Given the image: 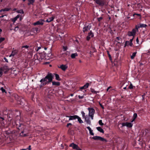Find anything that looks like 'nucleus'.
Here are the masks:
<instances>
[{
    "instance_id": "obj_1",
    "label": "nucleus",
    "mask_w": 150,
    "mask_h": 150,
    "mask_svg": "<svg viewBox=\"0 0 150 150\" xmlns=\"http://www.w3.org/2000/svg\"><path fill=\"white\" fill-rule=\"evenodd\" d=\"M53 77V75L52 74L48 73L45 78H43L40 81V82L45 81L48 84L52 81Z\"/></svg>"
},
{
    "instance_id": "obj_2",
    "label": "nucleus",
    "mask_w": 150,
    "mask_h": 150,
    "mask_svg": "<svg viewBox=\"0 0 150 150\" xmlns=\"http://www.w3.org/2000/svg\"><path fill=\"white\" fill-rule=\"evenodd\" d=\"M138 31V30H137L135 27V28L132 29V31H129L127 33V35L129 37L132 36L133 37H134L136 35V32Z\"/></svg>"
},
{
    "instance_id": "obj_3",
    "label": "nucleus",
    "mask_w": 150,
    "mask_h": 150,
    "mask_svg": "<svg viewBox=\"0 0 150 150\" xmlns=\"http://www.w3.org/2000/svg\"><path fill=\"white\" fill-rule=\"evenodd\" d=\"M92 139L95 140H100L105 143H106L108 142V141L105 139L98 136H93L92 137Z\"/></svg>"
},
{
    "instance_id": "obj_4",
    "label": "nucleus",
    "mask_w": 150,
    "mask_h": 150,
    "mask_svg": "<svg viewBox=\"0 0 150 150\" xmlns=\"http://www.w3.org/2000/svg\"><path fill=\"white\" fill-rule=\"evenodd\" d=\"M45 21L42 19H40L39 20L35 23H33V25L34 26H36L38 25H43L44 24V22Z\"/></svg>"
},
{
    "instance_id": "obj_5",
    "label": "nucleus",
    "mask_w": 150,
    "mask_h": 150,
    "mask_svg": "<svg viewBox=\"0 0 150 150\" xmlns=\"http://www.w3.org/2000/svg\"><path fill=\"white\" fill-rule=\"evenodd\" d=\"M91 23L89 24L88 25H84L83 29V33H85V32L88 31L90 30V29L91 27Z\"/></svg>"
},
{
    "instance_id": "obj_6",
    "label": "nucleus",
    "mask_w": 150,
    "mask_h": 150,
    "mask_svg": "<svg viewBox=\"0 0 150 150\" xmlns=\"http://www.w3.org/2000/svg\"><path fill=\"white\" fill-rule=\"evenodd\" d=\"M122 127L126 126L127 128H131L132 127L133 124L131 122H123L122 124Z\"/></svg>"
},
{
    "instance_id": "obj_7",
    "label": "nucleus",
    "mask_w": 150,
    "mask_h": 150,
    "mask_svg": "<svg viewBox=\"0 0 150 150\" xmlns=\"http://www.w3.org/2000/svg\"><path fill=\"white\" fill-rule=\"evenodd\" d=\"M69 146L72 147L73 149H75L76 150H81V149L79 148L78 145L74 143L71 144Z\"/></svg>"
},
{
    "instance_id": "obj_8",
    "label": "nucleus",
    "mask_w": 150,
    "mask_h": 150,
    "mask_svg": "<svg viewBox=\"0 0 150 150\" xmlns=\"http://www.w3.org/2000/svg\"><path fill=\"white\" fill-rule=\"evenodd\" d=\"M147 25L145 24L139 23L135 25V27L138 30L140 28H146Z\"/></svg>"
},
{
    "instance_id": "obj_9",
    "label": "nucleus",
    "mask_w": 150,
    "mask_h": 150,
    "mask_svg": "<svg viewBox=\"0 0 150 150\" xmlns=\"http://www.w3.org/2000/svg\"><path fill=\"white\" fill-rule=\"evenodd\" d=\"M96 2L97 4L101 6H104L105 3V2L103 0H96Z\"/></svg>"
},
{
    "instance_id": "obj_10",
    "label": "nucleus",
    "mask_w": 150,
    "mask_h": 150,
    "mask_svg": "<svg viewBox=\"0 0 150 150\" xmlns=\"http://www.w3.org/2000/svg\"><path fill=\"white\" fill-rule=\"evenodd\" d=\"M88 109L89 111V115L94 114L95 111L93 108H88Z\"/></svg>"
},
{
    "instance_id": "obj_11",
    "label": "nucleus",
    "mask_w": 150,
    "mask_h": 150,
    "mask_svg": "<svg viewBox=\"0 0 150 150\" xmlns=\"http://www.w3.org/2000/svg\"><path fill=\"white\" fill-rule=\"evenodd\" d=\"M66 117H69V120H70L76 119L77 118V117H78V116L77 115H74L70 116H66Z\"/></svg>"
},
{
    "instance_id": "obj_12",
    "label": "nucleus",
    "mask_w": 150,
    "mask_h": 150,
    "mask_svg": "<svg viewBox=\"0 0 150 150\" xmlns=\"http://www.w3.org/2000/svg\"><path fill=\"white\" fill-rule=\"evenodd\" d=\"M89 85V84L88 83H87L83 86L80 87V89L81 90L86 89L88 87Z\"/></svg>"
},
{
    "instance_id": "obj_13",
    "label": "nucleus",
    "mask_w": 150,
    "mask_h": 150,
    "mask_svg": "<svg viewBox=\"0 0 150 150\" xmlns=\"http://www.w3.org/2000/svg\"><path fill=\"white\" fill-rule=\"evenodd\" d=\"M67 68L68 67L67 65L64 64H62L61 65L60 67V68L64 71H65Z\"/></svg>"
},
{
    "instance_id": "obj_14",
    "label": "nucleus",
    "mask_w": 150,
    "mask_h": 150,
    "mask_svg": "<svg viewBox=\"0 0 150 150\" xmlns=\"http://www.w3.org/2000/svg\"><path fill=\"white\" fill-rule=\"evenodd\" d=\"M17 53V51L16 50H13L12 51L11 55H9V57L14 56Z\"/></svg>"
},
{
    "instance_id": "obj_15",
    "label": "nucleus",
    "mask_w": 150,
    "mask_h": 150,
    "mask_svg": "<svg viewBox=\"0 0 150 150\" xmlns=\"http://www.w3.org/2000/svg\"><path fill=\"white\" fill-rule=\"evenodd\" d=\"M69 52H66L64 53H63L62 54V55H63V57L64 58H67V57H69Z\"/></svg>"
},
{
    "instance_id": "obj_16",
    "label": "nucleus",
    "mask_w": 150,
    "mask_h": 150,
    "mask_svg": "<svg viewBox=\"0 0 150 150\" xmlns=\"http://www.w3.org/2000/svg\"><path fill=\"white\" fill-rule=\"evenodd\" d=\"M137 114L136 113H134V115H133V117H132V119L131 121V122H134L135 120L136 119L137 117Z\"/></svg>"
},
{
    "instance_id": "obj_17",
    "label": "nucleus",
    "mask_w": 150,
    "mask_h": 150,
    "mask_svg": "<svg viewBox=\"0 0 150 150\" xmlns=\"http://www.w3.org/2000/svg\"><path fill=\"white\" fill-rule=\"evenodd\" d=\"M54 19V17L53 16L50 18H49L47 19L45 21L48 23H50Z\"/></svg>"
},
{
    "instance_id": "obj_18",
    "label": "nucleus",
    "mask_w": 150,
    "mask_h": 150,
    "mask_svg": "<svg viewBox=\"0 0 150 150\" xmlns=\"http://www.w3.org/2000/svg\"><path fill=\"white\" fill-rule=\"evenodd\" d=\"M96 129L97 130L100 132L102 133H104V131L100 127H96Z\"/></svg>"
},
{
    "instance_id": "obj_19",
    "label": "nucleus",
    "mask_w": 150,
    "mask_h": 150,
    "mask_svg": "<svg viewBox=\"0 0 150 150\" xmlns=\"http://www.w3.org/2000/svg\"><path fill=\"white\" fill-rule=\"evenodd\" d=\"M11 8H5L0 10V13H1L2 11H8L10 10Z\"/></svg>"
},
{
    "instance_id": "obj_20",
    "label": "nucleus",
    "mask_w": 150,
    "mask_h": 150,
    "mask_svg": "<svg viewBox=\"0 0 150 150\" xmlns=\"http://www.w3.org/2000/svg\"><path fill=\"white\" fill-rule=\"evenodd\" d=\"M41 83L40 85V87L41 88L42 87L48 84L45 81H43V82H41Z\"/></svg>"
},
{
    "instance_id": "obj_21",
    "label": "nucleus",
    "mask_w": 150,
    "mask_h": 150,
    "mask_svg": "<svg viewBox=\"0 0 150 150\" xmlns=\"http://www.w3.org/2000/svg\"><path fill=\"white\" fill-rule=\"evenodd\" d=\"M52 85H55L57 86H59L60 85V83L59 82H55V81H52Z\"/></svg>"
},
{
    "instance_id": "obj_22",
    "label": "nucleus",
    "mask_w": 150,
    "mask_h": 150,
    "mask_svg": "<svg viewBox=\"0 0 150 150\" xmlns=\"http://www.w3.org/2000/svg\"><path fill=\"white\" fill-rule=\"evenodd\" d=\"M78 56V54L76 53H72L71 55V57L72 59H74L76 57Z\"/></svg>"
},
{
    "instance_id": "obj_23",
    "label": "nucleus",
    "mask_w": 150,
    "mask_h": 150,
    "mask_svg": "<svg viewBox=\"0 0 150 150\" xmlns=\"http://www.w3.org/2000/svg\"><path fill=\"white\" fill-rule=\"evenodd\" d=\"M91 38H93L94 37V34L92 32V30L90 31L88 33V35Z\"/></svg>"
},
{
    "instance_id": "obj_24",
    "label": "nucleus",
    "mask_w": 150,
    "mask_h": 150,
    "mask_svg": "<svg viewBox=\"0 0 150 150\" xmlns=\"http://www.w3.org/2000/svg\"><path fill=\"white\" fill-rule=\"evenodd\" d=\"M55 76V79L58 81H60L61 80V79H60L59 77V76L58 74H54Z\"/></svg>"
},
{
    "instance_id": "obj_25",
    "label": "nucleus",
    "mask_w": 150,
    "mask_h": 150,
    "mask_svg": "<svg viewBox=\"0 0 150 150\" xmlns=\"http://www.w3.org/2000/svg\"><path fill=\"white\" fill-rule=\"evenodd\" d=\"M130 42L129 41H126L125 42V43L124 46V47H125L126 46H130Z\"/></svg>"
},
{
    "instance_id": "obj_26",
    "label": "nucleus",
    "mask_w": 150,
    "mask_h": 150,
    "mask_svg": "<svg viewBox=\"0 0 150 150\" xmlns=\"http://www.w3.org/2000/svg\"><path fill=\"white\" fill-rule=\"evenodd\" d=\"M28 5H30L31 4L33 5L35 1L34 0H28Z\"/></svg>"
},
{
    "instance_id": "obj_27",
    "label": "nucleus",
    "mask_w": 150,
    "mask_h": 150,
    "mask_svg": "<svg viewBox=\"0 0 150 150\" xmlns=\"http://www.w3.org/2000/svg\"><path fill=\"white\" fill-rule=\"evenodd\" d=\"M91 91V92L94 94H96L97 93H99V91H95L94 89L91 88L90 89Z\"/></svg>"
},
{
    "instance_id": "obj_28",
    "label": "nucleus",
    "mask_w": 150,
    "mask_h": 150,
    "mask_svg": "<svg viewBox=\"0 0 150 150\" xmlns=\"http://www.w3.org/2000/svg\"><path fill=\"white\" fill-rule=\"evenodd\" d=\"M85 120L86 121L87 124L91 125V121L89 118H88L87 119H86V117H85Z\"/></svg>"
},
{
    "instance_id": "obj_29",
    "label": "nucleus",
    "mask_w": 150,
    "mask_h": 150,
    "mask_svg": "<svg viewBox=\"0 0 150 150\" xmlns=\"http://www.w3.org/2000/svg\"><path fill=\"white\" fill-rule=\"evenodd\" d=\"M76 119H78V121L79 122V123L81 124L83 123V121L81 120V118L79 116H78V117H77Z\"/></svg>"
},
{
    "instance_id": "obj_30",
    "label": "nucleus",
    "mask_w": 150,
    "mask_h": 150,
    "mask_svg": "<svg viewBox=\"0 0 150 150\" xmlns=\"http://www.w3.org/2000/svg\"><path fill=\"white\" fill-rule=\"evenodd\" d=\"M136 54H137V52H133L132 53V55H131V59H133L134 58V57L136 56Z\"/></svg>"
},
{
    "instance_id": "obj_31",
    "label": "nucleus",
    "mask_w": 150,
    "mask_h": 150,
    "mask_svg": "<svg viewBox=\"0 0 150 150\" xmlns=\"http://www.w3.org/2000/svg\"><path fill=\"white\" fill-rule=\"evenodd\" d=\"M16 12L18 13H20L22 14H23L24 13V12L22 9L18 10Z\"/></svg>"
},
{
    "instance_id": "obj_32",
    "label": "nucleus",
    "mask_w": 150,
    "mask_h": 150,
    "mask_svg": "<svg viewBox=\"0 0 150 150\" xmlns=\"http://www.w3.org/2000/svg\"><path fill=\"white\" fill-rule=\"evenodd\" d=\"M134 37H133L132 38V39H131L129 40V41H130V46H132V45H133V43H132V42H133V39H134Z\"/></svg>"
},
{
    "instance_id": "obj_33",
    "label": "nucleus",
    "mask_w": 150,
    "mask_h": 150,
    "mask_svg": "<svg viewBox=\"0 0 150 150\" xmlns=\"http://www.w3.org/2000/svg\"><path fill=\"white\" fill-rule=\"evenodd\" d=\"M29 47V46L27 45L23 46H22V49L23 50V49L25 48L27 49L28 50V48Z\"/></svg>"
},
{
    "instance_id": "obj_34",
    "label": "nucleus",
    "mask_w": 150,
    "mask_h": 150,
    "mask_svg": "<svg viewBox=\"0 0 150 150\" xmlns=\"http://www.w3.org/2000/svg\"><path fill=\"white\" fill-rule=\"evenodd\" d=\"M98 123L101 126H103L104 125V124L102 122V120H100L99 121Z\"/></svg>"
},
{
    "instance_id": "obj_35",
    "label": "nucleus",
    "mask_w": 150,
    "mask_h": 150,
    "mask_svg": "<svg viewBox=\"0 0 150 150\" xmlns=\"http://www.w3.org/2000/svg\"><path fill=\"white\" fill-rule=\"evenodd\" d=\"M0 90L3 93H6V90L5 89H4L3 88V87H1V88Z\"/></svg>"
},
{
    "instance_id": "obj_36",
    "label": "nucleus",
    "mask_w": 150,
    "mask_h": 150,
    "mask_svg": "<svg viewBox=\"0 0 150 150\" xmlns=\"http://www.w3.org/2000/svg\"><path fill=\"white\" fill-rule=\"evenodd\" d=\"M35 31H36L37 33L38 32H39L40 31V29L39 28L37 27H35Z\"/></svg>"
},
{
    "instance_id": "obj_37",
    "label": "nucleus",
    "mask_w": 150,
    "mask_h": 150,
    "mask_svg": "<svg viewBox=\"0 0 150 150\" xmlns=\"http://www.w3.org/2000/svg\"><path fill=\"white\" fill-rule=\"evenodd\" d=\"M107 53L110 60H111L112 59V58L110 54H109V52L108 51H107Z\"/></svg>"
},
{
    "instance_id": "obj_38",
    "label": "nucleus",
    "mask_w": 150,
    "mask_h": 150,
    "mask_svg": "<svg viewBox=\"0 0 150 150\" xmlns=\"http://www.w3.org/2000/svg\"><path fill=\"white\" fill-rule=\"evenodd\" d=\"M5 39L4 38H0V43H1L2 42L4 41Z\"/></svg>"
},
{
    "instance_id": "obj_39",
    "label": "nucleus",
    "mask_w": 150,
    "mask_h": 150,
    "mask_svg": "<svg viewBox=\"0 0 150 150\" xmlns=\"http://www.w3.org/2000/svg\"><path fill=\"white\" fill-rule=\"evenodd\" d=\"M81 113L83 117L85 119V117H86L85 116V113L83 112V111H82L81 112Z\"/></svg>"
},
{
    "instance_id": "obj_40",
    "label": "nucleus",
    "mask_w": 150,
    "mask_h": 150,
    "mask_svg": "<svg viewBox=\"0 0 150 150\" xmlns=\"http://www.w3.org/2000/svg\"><path fill=\"white\" fill-rule=\"evenodd\" d=\"M63 50L65 51L67 49V46H63Z\"/></svg>"
},
{
    "instance_id": "obj_41",
    "label": "nucleus",
    "mask_w": 150,
    "mask_h": 150,
    "mask_svg": "<svg viewBox=\"0 0 150 150\" xmlns=\"http://www.w3.org/2000/svg\"><path fill=\"white\" fill-rule=\"evenodd\" d=\"M133 86L132 84L131 83L129 86V88L130 89H132L133 88Z\"/></svg>"
},
{
    "instance_id": "obj_42",
    "label": "nucleus",
    "mask_w": 150,
    "mask_h": 150,
    "mask_svg": "<svg viewBox=\"0 0 150 150\" xmlns=\"http://www.w3.org/2000/svg\"><path fill=\"white\" fill-rule=\"evenodd\" d=\"M89 131V133L90 134L92 135V136H93L94 135V133L93 132V130H92V129H91V130H90V131Z\"/></svg>"
},
{
    "instance_id": "obj_43",
    "label": "nucleus",
    "mask_w": 150,
    "mask_h": 150,
    "mask_svg": "<svg viewBox=\"0 0 150 150\" xmlns=\"http://www.w3.org/2000/svg\"><path fill=\"white\" fill-rule=\"evenodd\" d=\"M103 19V18L102 17L97 18L98 21L100 22Z\"/></svg>"
},
{
    "instance_id": "obj_44",
    "label": "nucleus",
    "mask_w": 150,
    "mask_h": 150,
    "mask_svg": "<svg viewBox=\"0 0 150 150\" xmlns=\"http://www.w3.org/2000/svg\"><path fill=\"white\" fill-rule=\"evenodd\" d=\"M145 93H144L142 95V100H145Z\"/></svg>"
},
{
    "instance_id": "obj_45",
    "label": "nucleus",
    "mask_w": 150,
    "mask_h": 150,
    "mask_svg": "<svg viewBox=\"0 0 150 150\" xmlns=\"http://www.w3.org/2000/svg\"><path fill=\"white\" fill-rule=\"evenodd\" d=\"M91 38L88 35L86 38V40L88 41H89L91 39Z\"/></svg>"
},
{
    "instance_id": "obj_46",
    "label": "nucleus",
    "mask_w": 150,
    "mask_h": 150,
    "mask_svg": "<svg viewBox=\"0 0 150 150\" xmlns=\"http://www.w3.org/2000/svg\"><path fill=\"white\" fill-rule=\"evenodd\" d=\"M17 18H16L15 17L12 20V21L13 22H15L17 20Z\"/></svg>"
},
{
    "instance_id": "obj_47",
    "label": "nucleus",
    "mask_w": 150,
    "mask_h": 150,
    "mask_svg": "<svg viewBox=\"0 0 150 150\" xmlns=\"http://www.w3.org/2000/svg\"><path fill=\"white\" fill-rule=\"evenodd\" d=\"M37 49H35V50H36V51H38V50H40V49L41 48V47H38L37 46Z\"/></svg>"
},
{
    "instance_id": "obj_48",
    "label": "nucleus",
    "mask_w": 150,
    "mask_h": 150,
    "mask_svg": "<svg viewBox=\"0 0 150 150\" xmlns=\"http://www.w3.org/2000/svg\"><path fill=\"white\" fill-rule=\"evenodd\" d=\"M94 115H89V116L91 118L92 120L93 119Z\"/></svg>"
},
{
    "instance_id": "obj_49",
    "label": "nucleus",
    "mask_w": 150,
    "mask_h": 150,
    "mask_svg": "<svg viewBox=\"0 0 150 150\" xmlns=\"http://www.w3.org/2000/svg\"><path fill=\"white\" fill-rule=\"evenodd\" d=\"M99 104L100 105V107L103 109H104V107H103V106L102 105V104L100 103H99Z\"/></svg>"
},
{
    "instance_id": "obj_50",
    "label": "nucleus",
    "mask_w": 150,
    "mask_h": 150,
    "mask_svg": "<svg viewBox=\"0 0 150 150\" xmlns=\"http://www.w3.org/2000/svg\"><path fill=\"white\" fill-rule=\"evenodd\" d=\"M34 58H35V59H39L38 58V56L37 55H34Z\"/></svg>"
},
{
    "instance_id": "obj_51",
    "label": "nucleus",
    "mask_w": 150,
    "mask_h": 150,
    "mask_svg": "<svg viewBox=\"0 0 150 150\" xmlns=\"http://www.w3.org/2000/svg\"><path fill=\"white\" fill-rule=\"evenodd\" d=\"M135 15H136L139 16H141V15L140 14H137V13H134V15H133V16H134Z\"/></svg>"
},
{
    "instance_id": "obj_52",
    "label": "nucleus",
    "mask_w": 150,
    "mask_h": 150,
    "mask_svg": "<svg viewBox=\"0 0 150 150\" xmlns=\"http://www.w3.org/2000/svg\"><path fill=\"white\" fill-rule=\"evenodd\" d=\"M72 125V124L71 123H69L67 124L66 126L67 127H68L70 125Z\"/></svg>"
},
{
    "instance_id": "obj_53",
    "label": "nucleus",
    "mask_w": 150,
    "mask_h": 150,
    "mask_svg": "<svg viewBox=\"0 0 150 150\" xmlns=\"http://www.w3.org/2000/svg\"><path fill=\"white\" fill-rule=\"evenodd\" d=\"M78 97L79 99H82L84 97L83 96H81L80 95H79L78 96Z\"/></svg>"
},
{
    "instance_id": "obj_54",
    "label": "nucleus",
    "mask_w": 150,
    "mask_h": 150,
    "mask_svg": "<svg viewBox=\"0 0 150 150\" xmlns=\"http://www.w3.org/2000/svg\"><path fill=\"white\" fill-rule=\"evenodd\" d=\"M28 149L29 150H31V146L30 145L28 146V148L26 149Z\"/></svg>"
},
{
    "instance_id": "obj_55",
    "label": "nucleus",
    "mask_w": 150,
    "mask_h": 150,
    "mask_svg": "<svg viewBox=\"0 0 150 150\" xmlns=\"http://www.w3.org/2000/svg\"><path fill=\"white\" fill-rule=\"evenodd\" d=\"M4 59L5 60V61L7 62H8V59L5 57H4Z\"/></svg>"
},
{
    "instance_id": "obj_56",
    "label": "nucleus",
    "mask_w": 150,
    "mask_h": 150,
    "mask_svg": "<svg viewBox=\"0 0 150 150\" xmlns=\"http://www.w3.org/2000/svg\"><path fill=\"white\" fill-rule=\"evenodd\" d=\"M18 27H16L15 28L14 30H15V31H17V30H18Z\"/></svg>"
},
{
    "instance_id": "obj_57",
    "label": "nucleus",
    "mask_w": 150,
    "mask_h": 150,
    "mask_svg": "<svg viewBox=\"0 0 150 150\" xmlns=\"http://www.w3.org/2000/svg\"><path fill=\"white\" fill-rule=\"evenodd\" d=\"M136 42L137 44H139V39H138V38H137L136 39Z\"/></svg>"
},
{
    "instance_id": "obj_58",
    "label": "nucleus",
    "mask_w": 150,
    "mask_h": 150,
    "mask_svg": "<svg viewBox=\"0 0 150 150\" xmlns=\"http://www.w3.org/2000/svg\"><path fill=\"white\" fill-rule=\"evenodd\" d=\"M22 100H21V101H19L20 102V103H18L19 104H20L21 105H23V102H22Z\"/></svg>"
},
{
    "instance_id": "obj_59",
    "label": "nucleus",
    "mask_w": 150,
    "mask_h": 150,
    "mask_svg": "<svg viewBox=\"0 0 150 150\" xmlns=\"http://www.w3.org/2000/svg\"><path fill=\"white\" fill-rule=\"evenodd\" d=\"M87 128L89 130V131H90L91 129V128L89 127H87Z\"/></svg>"
},
{
    "instance_id": "obj_60",
    "label": "nucleus",
    "mask_w": 150,
    "mask_h": 150,
    "mask_svg": "<svg viewBox=\"0 0 150 150\" xmlns=\"http://www.w3.org/2000/svg\"><path fill=\"white\" fill-rule=\"evenodd\" d=\"M116 39L118 40H120L121 39L120 37H116Z\"/></svg>"
},
{
    "instance_id": "obj_61",
    "label": "nucleus",
    "mask_w": 150,
    "mask_h": 150,
    "mask_svg": "<svg viewBox=\"0 0 150 150\" xmlns=\"http://www.w3.org/2000/svg\"><path fill=\"white\" fill-rule=\"evenodd\" d=\"M5 15H4L3 14L0 15V18L3 17Z\"/></svg>"
},
{
    "instance_id": "obj_62",
    "label": "nucleus",
    "mask_w": 150,
    "mask_h": 150,
    "mask_svg": "<svg viewBox=\"0 0 150 150\" xmlns=\"http://www.w3.org/2000/svg\"><path fill=\"white\" fill-rule=\"evenodd\" d=\"M7 66H4L3 67L4 69H6L7 68Z\"/></svg>"
},
{
    "instance_id": "obj_63",
    "label": "nucleus",
    "mask_w": 150,
    "mask_h": 150,
    "mask_svg": "<svg viewBox=\"0 0 150 150\" xmlns=\"http://www.w3.org/2000/svg\"><path fill=\"white\" fill-rule=\"evenodd\" d=\"M111 87V86H109L108 88L107 89V91H108L109 90V89Z\"/></svg>"
},
{
    "instance_id": "obj_64",
    "label": "nucleus",
    "mask_w": 150,
    "mask_h": 150,
    "mask_svg": "<svg viewBox=\"0 0 150 150\" xmlns=\"http://www.w3.org/2000/svg\"><path fill=\"white\" fill-rule=\"evenodd\" d=\"M19 15H18L16 17H15L16 18H17V19H18V18H19Z\"/></svg>"
}]
</instances>
